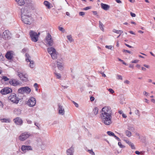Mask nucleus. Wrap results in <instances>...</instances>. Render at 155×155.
Returning a JSON list of instances; mask_svg holds the SVG:
<instances>
[{
	"mask_svg": "<svg viewBox=\"0 0 155 155\" xmlns=\"http://www.w3.org/2000/svg\"><path fill=\"white\" fill-rule=\"evenodd\" d=\"M21 18L24 23L28 25H30L31 24V17L30 15L23 14L21 15Z\"/></svg>",
	"mask_w": 155,
	"mask_h": 155,
	"instance_id": "2",
	"label": "nucleus"
},
{
	"mask_svg": "<svg viewBox=\"0 0 155 155\" xmlns=\"http://www.w3.org/2000/svg\"><path fill=\"white\" fill-rule=\"evenodd\" d=\"M135 153L136 154H138V155H139L140 153V152L138 151H135Z\"/></svg>",
	"mask_w": 155,
	"mask_h": 155,
	"instance_id": "64",
	"label": "nucleus"
},
{
	"mask_svg": "<svg viewBox=\"0 0 155 155\" xmlns=\"http://www.w3.org/2000/svg\"><path fill=\"white\" fill-rule=\"evenodd\" d=\"M130 15L132 17H135L136 16V15L135 14L133 13L132 12L130 13Z\"/></svg>",
	"mask_w": 155,
	"mask_h": 155,
	"instance_id": "54",
	"label": "nucleus"
},
{
	"mask_svg": "<svg viewBox=\"0 0 155 155\" xmlns=\"http://www.w3.org/2000/svg\"><path fill=\"white\" fill-rule=\"evenodd\" d=\"M114 137L116 138V139L118 141H120V139L118 137H117V136H116V135L114 136Z\"/></svg>",
	"mask_w": 155,
	"mask_h": 155,
	"instance_id": "57",
	"label": "nucleus"
},
{
	"mask_svg": "<svg viewBox=\"0 0 155 155\" xmlns=\"http://www.w3.org/2000/svg\"><path fill=\"white\" fill-rule=\"evenodd\" d=\"M135 113L136 115H138L139 117L140 116V112L138 110H136L135 111Z\"/></svg>",
	"mask_w": 155,
	"mask_h": 155,
	"instance_id": "41",
	"label": "nucleus"
},
{
	"mask_svg": "<svg viewBox=\"0 0 155 155\" xmlns=\"http://www.w3.org/2000/svg\"><path fill=\"white\" fill-rule=\"evenodd\" d=\"M94 97L91 96L90 98V101H93L94 100Z\"/></svg>",
	"mask_w": 155,
	"mask_h": 155,
	"instance_id": "53",
	"label": "nucleus"
},
{
	"mask_svg": "<svg viewBox=\"0 0 155 155\" xmlns=\"http://www.w3.org/2000/svg\"><path fill=\"white\" fill-rule=\"evenodd\" d=\"M12 92V89L9 87H4L0 91L1 93L3 95H5Z\"/></svg>",
	"mask_w": 155,
	"mask_h": 155,
	"instance_id": "10",
	"label": "nucleus"
},
{
	"mask_svg": "<svg viewBox=\"0 0 155 155\" xmlns=\"http://www.w3.org/2000/svg\"><path fill=\"white\" fill-rule=\"evenodd\" d=\"M25 60L27 62H29L30 63V67L32 68H33L34 67V61H31L29 59L30 58V56L29 54L28 53L25 54Z\"/></svg>",
	"mask_w": 155,
	"mask_h": 155,
	"instance_id": "11",
	"label": "nucleus"
},
{
	"mask_svg": "<svg viewBox=\"0 0 155 155\" xmlns=\"http://www.w3.org/2000/svg\"><path fill=\"white\" fill-rule=\"evenodd\" d=\"M72 102L75 105V106L77 107H79V105L78 104L75 102L74 101H73Z\"/></svg>",
	"mask_w": 155,
	"mask_h": 155,
	"instance_id": "48",
	"label": "nucleus"
},
{
	"mask_svg": "<svg viewBox=\"0 0 155 155\" xmlns=\"http://www.w3.org/2000/svg\"><path fill=\"white\" fill-rule=\"evenodd\" d=\"M118 145L120 148H123L125 147L120 142H119L118 143Z\"/></svg>",
	"mask_w": 155,
	"mask_h": 155,
	"instance_id": "43",
	"label": "nucleus"
},
{
	"mask_svg": "<svg viewBox=\"0 0 155 155\" xmlns=\"http://www.w3.org/2000/svg\"><path fill=\"white\" fill-rule=\"evenodd\" d=\"M74 150V147L72 146L69 149L67 150L66 152L67 155H73Z\"/></svg>",
	"mask_w": 155,
	"mask_h": 155,
	"instance_id": "15",
	"label": "nucleus"
},
{
	"mask_svg": "<svg viewBox=\"0 0 155 155\" xmlns=\"http://www.w3.org/2000/svg\"><path fill=\"white\" fill-rule=\"evenodd\" d=\"M67 37L70 42H71L73 41V40L71 35L67 36Z\"/></svg>",
	"mask_w": 155,
	"mask_h": 155,
	"instance_id": "32",
	"label": "nucleus"
},
{
	"mask_svg": "<svg viewBox=\"0 0 155 155\" xmlns=\"http://www.w3.org/2000/svg\"><path fill=\"white\" fill-rule=\"evenodd\" d=\"M122 52L124 53L127 52L129 54H133V53L131 52V51L125 49H123L122 50Z\"/></svg>",
	"mask_w": 155,
	"mask_h": 155,
	"instance_id": "36",
	"label": "nucleus"
},
{
	"mask_svg": "<svg viewBox=\"0 0 155 155\" xmlns=\"http://www.w3.org/2000/svg\"><path fill=\"white\" fill-rule=\"evenodd\" d=\"M21 15L23 14L26 15L28 13V10L27 8H22L21 9Z\"/></svg>",
	"mask_w": 155,
	"mask_h": 155,
	"instance_id": "23",
	"label": "nucleus"
},
{
	"mask_svg": "<svg viewBox=\"0 0 155 155\" xmlns=\"http://www.w3.org/2000/svg\"><path fill=\"white\" fill-rule=\"evenodd\" d=\"M44 5L48 9L51 8L50 3L48 1H45L44 2Z\"/></svg>",
	"mask_w": 155,
	"mask_h": 155,
	"instance_id": "22",
	"label": "nucleus"
},
{
	"mask_svg": "<svg viewBox=\"0 0 155 155\" xmlns=\"http://www.w3.org/2000/svg\"><path fill=\"white\" fill-rule=\"evenodd\" d=\"M23 74L22 73H18V76L21 79V78L23 77Z\"/></svg>",
	"mask_w": 155,
	"mask_h": 155,
	"instance_id": "46",
	"label": "nucleus"
},
{
	"mask_svg": "<svg viewBox=\"0 0 155 155\" xmlns=\"http://www.w3.org/2000/svg\"><path fill=\"white\" fill-rule=\"evenodd\" d=\"M48 52L50 54H51L55 52L56 50L53 47H50L48 48L47 49Z\"/></svg>",
	"mask_w": 155,
	"mask_h": 155,
	"instance_id": "20",
	"label": "nucleus"
},
{
	"mask_svg": "<svg viewBox=\"0 0 155 155\" xmlns=\"http://www.w3.org/2000/svg\"><path fill=\"white\" fill-rule=\"evenodd\" d=\"M143 66L147 68H149L150 67V66L149 65L147 64H144L143 65Z\"/></svg>",
	"mask_w": 155,
	"mask_h": 155,
	"instance_id": "61",
	"label": "nucleus"
},
{
	"mask_svg": "<svg viewBox=\"0 0 155 155\" xmlns=\"http://www.w3.org/2000/svg\"><path fill=\"white\" fill-rule=\"evenodd\" d=\"M98 109L97 107H95L93 110L94 113V114L97 115L98 112Z\"/></svg>",
	"mask_w": 155,
	"mask_h": 155,
	"instance_id": "29",
	"label": "nucleus"
},
{
	"mask_svg": "<svg viewBox=\"0 0 155 155\" xmlns=\"http://www.w3.org/2000/svg\"><path fill=\"white\" fill-rule=\"evenodd\" d=\"M139 61V60H135L131 61L132 63H137Z\"/></svg>",
	"mask_w": 155,
	"mask_h": 155,
	"instance_id": "49",
	"label": "nucleus"
},
{
	"mask_svg": "<svg viewBox=\"0 0 155 155\" xmlns=\"http://www.w3.org/2000/svg\"><path fill=\"white\" fill-rule=\"evenodd\" d=\"M56 64L58 69L60 70H63V64L58 61H56Z\"/></svg>",
	"mask_w": 155,
	"mask_h": 155,
	"instance_id": "16",
	"label": "nucleus"
},
{
	"mask_svg": "<svg viewBox=\"0 0 155 155\" xmlns=\"http://www.w3.org/2000/svg\"><path fill=\"white\" fill-rule=\"evenodd\" d=\"M5 56L8 60L11 59L13 57V56L10 51L7 52L5 54Z\"/></svg>",
	"mask_w": 155,
	"mask_h": 155,
	"instance_id": "19",
	"label": "nucleus"
},
{
	"mask_svg": "<svg viewBox=\"0 0 155 155\" xmlns=\"http://www.w3.org/2000/svg\"><path fill=\"white\" fill-rule=\"evenodd\" d=\"M79 14L80 16H83L85 15V13L84 12H79Z\"/></svg>",
	"mask_w": 155,
	"mask_h": 155,
	"instance_id": "44",
	"label": "nucleus"
},
{
	"mask_svg": "<svg viewBox=\"0 0 155 155\" xmlns=\"http://www.w3.org/2000/svg\"><path fill=\"white\" fill-rule=\"evenodd\" d=\"M36 99L33 97H31L27 101L26 104L30 107H34L36 104Z\"/></svg>",
	"mask_w": 155,
	"mask_h": 155,
	"instance_id": "7",
	"label": "nucleus"
},
{
	"mask_svg": "<svg viewBox=\"0 0 155 155\" xmlns=\"http://www.w3.org/2000/svg\"><path fill=\"white\" fill-rule=\"evenodd\" d=\"M21 79L23 81H26L28 80V78L26 75H23V77L21 78Z\"/></svg>",
	"mask_w": 155,
	"mask_h": 155,
	"instance_id": "28",
	"label": "nucleus"
},
{
	"mask_svg": "<svg viewBox=\"0 0 155 155\" xmlns=\"http://www.w3.org/2000/svg\"><path fill=\"white\" fill-rule=\"evenodd\" d=\"M47 44L50 46H52L53 44V41L52 39L51 35L48 33L47 36L45 38Z\"/></svg>",
	"mask_w": 155,
	"mask_h": 155,
	"instance_id": "9",
	"label": "nucleus"
},
{
	"mask_svg": "<svg viewBox=\"0 0 155 155\" xmlns=\"http://www.w3.org/2000/svg\"><path fill=\"white\" fill-rule=\"evenodd\" d=\"M113 31L120 35L123 33V31L122 30H117L114 29H113Z\"/></svg>",
	"mask_w": 155,
	"mask_h": 155,
	"instance_id": "26",
	"label": "nucleus"
},
{
	"mask_svg": "<svg viewBox=\"0 0 155 155\" xmlns=\"http://www.w3.org/2000/svg\"><path fill=\"white\" fill-rule=\"evenodd\" d=\"M125 45L126 46H127V47H128L129 48H133V47H132V46H131L127 44L126 43H125Z\"/></svg>",
	"mask_w": 155,
	"mask_h": 155,
	"instance_id": "55",
	"label": "nucleus"
},
{
	"mask_svg": "<svg viewBox=\"0 0 155 155\" xmlns=\"http://www.w3.org/2000/svg\"><path fill=\"white\" fill-rule=\"evenodd\" d=\"M122 116L124 118H126L127 117V116L124 114H123Z\"/></svg>",
	"mask_w": 155,
	"mask_h": 155,
	"instance_id": "62",
	"label": "nucleus"
},
{
	"mask_svg": "<svg viewBox=\"0 0 155 155\" xmlns=\"http://www.w3.org/2000/svg\"><path fill=\"white\" fill-rule=\"evenodd\" d=\"M105 48H107L111 50L112 48V46H108V45H106L105 46Z\"/></svg>",
	"mask_w": 155,
	"mask_h": 155,
	"instance_id": "45",
	"label": "nucleus"
},
{
	"mask_svg": "<svg viewBox=\"0 0 155 155\" xmlns=\"http://www.w3.org/2000/svg\"><path fill=\"white\" fill-rule=\"evenodd\" d=\"M135 135H136V136H138V137H139V139H141V137L140 136V134L139 133H136L135 134Z\"/></svg>",
	"mask_w": 155,
	"mask_h": 155,
	"instance_id": "52",
	"label": "nucleus"
},
{
	"mask_svg": "<svg viewBox=\"0 0 155 155\" xmlns=\"http://www.w3.org/2000/svg\"><path fill=\"white\" fill-rule=\"evenodd\" d=\"M2 36L4 39L8 40L11 38V33L8 30H5L3 33Z\"/></svg>",
	"mask_w": 155,
	"mask_h": 155,
	"instance_id": "8",
	"label": "nucleus"
},
{
	"mask_svg": "<svg viewBox=\"0 0 155 155\" xmlns=\"http://www.w3.org/2000/svg\"><path fill=\"white\" fill-rule=\"evenodd\" d=\"M21 150L23 151H25L26 150V146L22 145L21 147Z\"/></svg>",
	"mask_w": 155,
	"mask_h": 155,
	"instance_id": "40",
	"label": "nucleus"
},
{
	"mask_svg": "<svg viewBox=\"0 0 155 155\" xmlns=\"http://www.w3.org/2000/svg\"><path fill=\"white\" fill-rule=\"evenodd\" d=\"M32 150L31 146H26V150Z\"/></svg>",
	"mask_w": 155,
	"mask_h": 155,
	"instance_id": "37",
	"label": "nucleus"
},
{
	"mask_svg": "<svg viewBox=\"0 0 155 155\" xmlns=\"http://www.w3.org/2000/svg\"><path fill=\"white\" fill-rule=\"evenodd\" d=\"M99 27L100 29L102 31H104V29L103 27L104 26L103 23L101 21H99Z\"/></svg>",
	"mask_w": 155,
	"mask_h": 155,
	"instance_id": "25",
	"label": "nucleus"
},
{
	"mask_svg": "<svg viewBox=\"0 0 155 155\" xmlns=\"http://www.w3.org/2000/svg\"><path fill=\"white\" fill-rule=\"evenodd\" d=\"M16 1L18 2V5L20 6L23 5L25 4L24 0H16Z\"/></svg>",
	"mask_w": 155,
	"mask_h": 155,
	"instance_id": "24",
	"label": "nucleus"
},
{
	"mask_svg": "<svg viewBox=\"0 0 155 155\" xmlns=\"http://www.w3.org/2000/svg\"><path fill=\"white\" fill-rule=\"evenodd\" d=\"M91 8V7L88 6L84 8L83 9L84 10H87Z\"/></svg>",
	"mask_w": 155,
	"mask_h": 155,
	"instance_id": "50",
	"label": "nucleus"
},
{
	"mask_svg": "<svg viewBox=\"0 0 155 155\" xmlns=\"http://www.w3.org/2000/svg\"><path fill=\"white\" fill-rule=\"evenodd\" d=\"M143 93L144 95H146V96H147L148 94V93L146 91H143Z\"/></svg>",
	"mask_w": 155,
	"mask_h": 155,
	"instance_id": "56",
	"label": "nucleus"
},
{
	"mask_svg": "<svg viewBox=\"0 0 155 155\" xmlns=\"http://www.w3.org/2000/svg\"><path fill=\"white\" fill-rule=\"evenodd\" d=\"M16 114L18 115L20 114H21V110L20 109H16L15 110Z\"/></svg>",
	"mask_w": 155,
	"mask_h": 155,
	"instance_id": "35",
	"label": "nucleus"
},
{
	"mask_svg": "<svg viewBox=\"0 0 155 155\" xmlns=\"http://www.w3.org/2000/svg\"><path fill=\"white\" fill-rule=\"evenodd\" d=\"M30 134L27 132H25L21 133L18 137V139L21 141H24L30 136Z\"/></svg>",
	"mask_w": 155,
	"mask_h": 155,
	"instance_id": "5",
	"label": "nucleus"
},
{
	"mask_svg": "<svg viewBox=\"0 0 155 155\" xmlns=\"http://www.w3.org/2000/svg\"><path fill=\"white\" fill-rule=\"evenodd\" d=\"M5 60V58L2 55V53L0 52V61H3Z\"/></svg>",
	"mask_w": 155,
	"mask_h": 155,
	"instance_id": "33",
	"label": "nucleus"
},
{
	"mask_svg": "<svg viewBox=\"0 0 155 155\" xmlns=\"http://www.w3.org/2000/svg\"><path fill=\"white\" fill-rule=\"evenodd\" d=\"M58 29L60 31H64V30L62 27H59Z\"/></svg>",
	"mask_w": 155,
	"mask_h": 155,
	"instance_id": "51",
	"label": "nucleus"
},
{
	"mask_svg": "<svg viewBox=\"0 0 155 155\" xmlns=\"http://www.w3.org/2000/svg\"><path fill=\"white\" fill-rule=\"evenodd\" d=\"M31 91V89L28 87H21L19 88L18 91L19 93L24 94L25 93L27 94H29Z\"/></svg>",
	"mask_w": 155,
	"mask_h": 155,
	"instance_id": "4",
	"label": "nucleus"
},
{
	"mask_svg": "<svg viewBox=\"0 0 155 155\" xmlns=\"http://www.w3.org/2000/svg\"><path fill=\"white\" fill-rule=\"evenodd\" d=\"M108 91H109L110 93H111L112 94L114 93V91L112 89L109 88L108 89Z\"/></svg>",
	"mask_w": 155,
	"mask_h": 155,
	"instance_id": "47",
	"label": "nucleus"
},
{
	"mask_svg": "<svg viewBox=\"0 0 155 155\" xmlns=\"http://www.w3.org/2000/svg\"><path fill=\"white\" fill-rule=\"evenodd\" d=\"M101 8L105 10H108L110 8V6L103 3L101 4Z\"/></svg>",
	"mask_w": 155,
	"mask_h": 155,
	"instance_id": "18",
	"label": "nucleus"
},
{
	"mask_svg": "<svg viewBox=\"0 0 155 155\" xmlns=\"http://www.w3.org/2000/svg\"><path fill=\"white\" fill-rule=\"evenodd\" d=\"M58 53L56 52V50L55 51V52L53 53H52L51 54V57L53 59H55L57 58V55Z\"/></svg>",
	"mask_w": 155,
	"mask_h": 155,
	"instance_id": "21",
	"label": "nucleus"
},
{
	"mask_svg": "<svg viewBox=\"0 0 155 155\" xmlns=\"http://www.w3.org/2000/svg\"><path fill=\"white\" fill-rule=\"evenodd\" d=\"M125 134H126V135L128 137H130L131 135V132L130 131L128 130H127L126 131Z\"/></svg>",
	"mask_w": 155,
	"mask_h": 155,
	"instance_id": "31",
	"label": "nucleus"
},
{
	"mask_svg": "<svg viewBox=\"0 0 155 155\" xmlns=\"http://www.w3.org/2000/svg\"><path fill=\"white\" fill-rule=\"evenodd\" d=\"M145 100V102L148 104L149 103V101L146 98H145L144 99Z\"/></svg>",
	"mask_w": 155,
	"mask_h": 155,
	"instance_id": "60",
	"label": "nucleus"
},
{
	"mask_svg": "<svg viewBox=\"0 0 155 155\" xmlns=\"http://www.w3.org/2000/svg\"><path fill=\"white\" fill-rule=\"evenodd\" d=\"M117 79H120V80H122V76L120 75H117Z\"/></svg>",
	"mask_w": 155,
	"mask_h": 155,
	"instance_id": "42",
	"label": "nucleus"
},
{
	"mask_svg": "<svg viewBox=\"0 0 155 155\" xmlns=\"http://www.w3.org/2000/svg\"><path fill=\"white\" fill-rule=\"evenodd\" d=\"M88 152L92 155H95L93 151L92 150H88Z\"/></svg>",
	"mask_w": 155,
	"mask_h": 155,
	"instance_id": "39",
	"label": "nucleus"
},
{
	"mask_svg": "<svg viewBox=\"0 0 155 155\" xmlns=\"http://www.w3.org/2000/svg\"><path fill=\"white\" fill-rule=\"evenodd\" d=\"M129 67L130 68H134V64H130L129 65Z\"/></svg>",
	"mask_w": 155,
	"mask_h": 155,
	"instance_id": "58",
	"label": "nucleus"
},
{
	"mask_svg": "<svg viewBox=\"0 0 155 155\" xmlns=\"http://www.w3.org/2000/svg\"><path fill=\"white\" fill-rule=\"evenodd\" d=\"M54 74L56 76V78H57L58 79H60L61 78V74L59 73H58L56 72H54Z\"/></svg>",
	"mask_w": 155,
	"mask_h": 155,
	"instance_id": "30",
	"label": "nucleus"
},
{
	"mask_svg": "<svg viewBox=\"0 0 155 155\" xmlns=\"http://www.w3.org/2000/svg\"><path fill=\"white\" fill-rule=\"evenodd\" d=\"M9 83L11 85L14 86H17L20 84L18 81L15 79L10 80L9 81Z\"/></svg>",
	"mask_w": 155,
	"mask_h": 155,
	"instance_id": "12",
	"label": "nucleus"
},
{
	"mask_svg": "<svg viewBox=\"0 0 155 155\" xmlns=\"http://www.w3.org/2000/svg\"><path fill=\"white\" fill-rule=\"evenodd\" d=\"M124 83H125L129 84L130 83V81L127 80H126L124 81Z\"/></svg>",
	"mask_w": 155,
	"mask_h": 155,
	"instance_id": "59",
	"label": "nucleus"
},
{
	"mask_svg": "<svg viewBox=\"0 0 155 155\" xmlns=\"http://www.w3.org/2000/svg\"><path fill=\"white\" fill-rule=\"evenodd\" d=\"M58 109L59 113L61 115H63L64 114V110L63 106L59 104H58Z\"/></svg>",
	"mask_w": 155,
	"mask_h": 155,
	"instance_id": "14",
	"label": "nucleus"
},
{
	"mask_svg": "<svg viewBox=\"0 0 155 155\" xmlns=\"http://www.w3.org/2000/svg\"><path fill=\"white\" fill-rule=\"evenodd\" d=\"M8 99L10 100L12 102L15 104H18L19 101V98L16 97L15 94L13 93L8 97Z\"/></svg>",
	"mask_w": 155,
	"mask_h": 155,
	"instance_id": "6",
	"label": "nucleus"
},
{
	"mask_svg": "<svg viewBox=\"0 0 155 155\" xmlns=\"http://www.w3.org/2000/svg\"><path fill=\"white\" fill-rule=\"evenodd\" d=\"M40 33L38 34L36 32L32 30H31L29 32V35L32 41L36 42L38 39V36Z\"/></svg>",
	"mask_w": 155,
	"mask_h": 155,
	"instance_id": "3",
	"label": "nucleus"
},
{
	"mask_svg": "<svg viewBox=\"0 0 155 155\" xmlns=\"http://www.w3.org/2000/svg\"><path fill=\"white\" fill-rule=\"evenodd\" d=\"M2 79H3L5 81H7L9 80L8 78L5 76H3L2 78Z\"/></svg>",
	"mask_w": 155,
	"mask_h": 155,
	"instance_id": "38",
	"label": "nucleus"
},
{
	"mask_svg": "<svg viewBox=\"0 0 155 155\" xmlns=\"http://www.w3.org/2000/svg\"><path fill=\"white\" fill-rule=\"evenodd\" d=\"M107 134L110 136H113L114 137V136H115L113 132L110 131H108L107 132Z\"/></svg>",
	"mask_w": 155,
	"mask_h": 155,
	"instance_id": "34",
	"label": "nucleus"
},
{
	"mask_svg": "<svg viewBox=\"0 0 155 155\" xmlns=\"http://www.w3.org/2000/svg\"><path fill=\"white\" fill-rule=\"evenodd\" d=\"M0 120L2 122L8 123L9 122V119L5 118L0 119Z\"/></svg>",
	"mask_w": 155,
	"mask_h": 155,
	"instance_id": "27",
	"label": "nucleus"
},
{
	"mask_svg": "<svg viewBox=\"0 0 155 155\" xmlns=\"http://www.w3.org/2000/svg\"><path fill=\"white\" fill-rule=\"evenodd\" d=\"M115 1L117 3H121V1L120 0H115Z\"/></svg>",
	"mask_w": 155,
	"mask_h": 155,
	"instance_id": "63",
	"label": "nucleus"
},
{
	"mask_svg": "<svg viewBox=\"0 0 155 155\" xmlns=\"http://www.w3.org/2000/svg\"><path fill=\"white\" fill-rule=\"evenodd\" d=\"M124 141L130 146L132 149H135V147L134 144L128 140H124Z\"/></svg>",
	"mask_w": 155,
	"mask_h": 155,
	"instance_id": "17",
	"label": "nucleus"
},
{
	"mask_svg": "<svg viewBox=\"0 0 155 155\" xmlns=\"http://www.w3.org/2000/svg\"><path fill=\"white\" fill-rule=\"evenodd\" d=\"M14 122L16 125H21L23 123V121L21 118L19 117H17L13 119Z\"/></svg>",
	"mask_w": 155,
	"mask_h": 155,
	"instance_id": "13",
	"label": "nucleus"
},
{
	"mask_svg": "<svg viewBox=\"0 0 155 155\" xmlns=\"http://www.w3.org/2000/svg\"><path fill=\"white\" fill-rule=\"evenodd\" d=\"M101 114L100 117L105 124L108 125L111 123V114L112 111L109 107H105L102 108Z\"/></svg>",
	"mask_w": 155,
	"mask_h": 155,
	"instance_id": "1",
	"label": "nucleus"
}]
</instances>
